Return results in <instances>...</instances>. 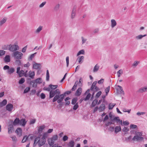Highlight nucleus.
Here are the masks:
<instances>
[{
	"instance_id": "f257e3e1",
	"label": "nucleus",
	"mask_w": 147,
	"mask_h": 147,
	"mask_svg": "<svg viewBox=\"0 0 147 147\" xmlns=\"http://www.w3.org/2000/svg\"><path fill=\"white\" fill-rule=\"evenodd\" d=\"M55 90H51L49 92V98H52L54 97L55 96L59 95L61 94V91L59 89H56Z\"/></svg>"
},
{
	"instance_id": "f03ea898",
	"label": "nucleus",
	"mask_w": 147,
	"mask_h": 147,
	"mask_svg": "<svg viewBox=\"0 0 147 147\" xmlns=\"http://www.w3.org/2000/svg\"><path fill=\"white\" fill-rule=\"evenodd\" d=\"M58 86L57 85H53L50 84L49 86V88L44 87L43 88V90H44L50 92L51 90H51H54L57 88Z\"/></svg>"
},
{
	"instance_id": "7ed1b4c3",
	"label": "nucleus",
	"mask_w": 147,
	"mask_h": 147,
	"mask_svg": "<svg viewBox=\"0 0 147 147\" xmlns=\"http://www.w3.org/2000/svg\"><path fill=\"white\" fill-rule=\"evenodd\" d=\"M19 47L17 45H9V50L10 51L13 52L19 50Z\"/></svg>"
},
{
	"instance_id": "20e7f679",
	"label": "nucleus",
	"mask_w": 147,
	"mask_h": 147,
	"mask_svg": "<svg viewBox=\"0 0 147 147\" xmlns=\"http://www.w3.org/2000/svg\"><path fill=\"white\" fill-rule=\"evenodd\" d=\"M13 54L14 58L17 59H21L23 55L22 53L18 51H16L13 53Z\"/></svg>"
},
{
	"instance_id": "39448f33",
	"label": "nucleus",
	"mask_w": 147,
	"mask_h": 147,
	"mask_svg": "<svg viewBox=\"0 0 147 147\" xmlns=\"http://www.w3.org/2000/svg\"><path fill=\"white\" fill-rule=\"evenodd\" d=\"M56 96H55L52 100L53 102H55L56 101H57V102L58 103H60L61 102H62V101L63 100L64 98H63L62 97H60V98H59L57 99V98H56Z\"/></svg>"
},
{
	"instance_id": "423d86ee",
	"label": "nucleus",
	"mask_w": 147,
	"mask_h": 147,
	"mask_svg": "<svg viewBox=\"0 0 147 147\" xmlns=\"http://www.w3.org/2000/svg\"><path fill=\"white\" fill-rule=\"evenodd\" d=\"M13 107L12 104L9 103L6 106L5 108L7 111L11 112L13 109Z\"/></svg>"
},
{
	"instance_id": "0eeeda50",
	"label": "nucleus",
	"mask_w": 147,
	"mask_h": 147,
	"mask_svg": "<svg viewBox=\"0 0 147 147\" xmlns=\"http://www.w3.org/2000/svg\"><path fill=\"white\" fill-rule=\"evenodd\" d=\"M143 137H140L138 135L134 136L132 138V140L134 141L136 140L137 141H139V140H143Z\"/></svg>"
},
{
	"instance_id": "6e6552de",
	"label": "nucleus",
	"mask_w": 147,
	"mask_h": 147,
	"mask_svg": "<svg viewBox=\"0 0 147 147\" xmlns=\"http://www.w3.org/2000/svg\"><path fill=\"white\" fill-rule=\"evenodd\" d=\"M82 91V89L81 87L79 88L76 90L75 93V95L76 96H79L81 94Z\"/></svg>"
},
{
	"instance_id": "1a4fd4ad",
	"label": "nucleus",
	"mask_w": 147,
	"mask_h": 147,
	"mask_svg": "<svg viewBox=\"0 0 147 147\" xmlns=\"http://www.w3.org/2000/svg\"><path fill=\"white\" fill-rule=\"evenodd\" d=\"M13 123V124L14 126L17 125H19L20 123V119L19 118L16 117Z\"/></svg>"
},
{
	"instance_id": "9d476101",
	"label": "nucleus",
	"mask_w": 147,
	"mask_h": 147,
	"mask_svg": "<svg viewBox=\"0 0 147 147\" xmlns=\"http://www.w3.org/2000/svg\"><path fill=\"white\" fill-rule=\"evenodd\" d=\"M27 121L24 119H22L20 120V123L19 125H20L24 127L26 124Z\"/></svg>"
},
{
	"instance_id": "9b49d317",
	"label": "nucleus",
	"mask_w": 147,
	"mask_h": 147,
	"mask_svg": "<svg viewBox=\"0 0 147 147\" xmlns=\"http://www.w3.org/2000/svg\"><path fill=\"white\" fill-rule=\"evenodd\" d=\"M117 87H118L119 89V90L118 88L117 89V91L118 93L124 94V91H123L122 87L119 85H118Z\"/></svg>"
},
{
	"instance_id": "f8f14e48",
	"label": "nucleus",
	"mask_w": 147,
	"mask_h": 147,
	"mask_svg": "<svg viewBox=\"0 0 147 147\" xmlns=\"http://www.w3.org/2000/svg\"><path fill=\"white\" fill-rule=\"evenodd\" d=\"M40 141V138L39 137H37L35 138L34 140L33 144V146H35L36 144H38L39 145V142Z\"/></svg>"
},
{
	"instance_id": "ddd939ff",
	"label": "nucleus",
	"mask_w": 147,
	"mask_h": 147,
	"mask_svg": "<svg viewBox=\"0 0 147 147\" xmlns=\"http://www.w3.org/2000/svg\"><path fill=\"white\" fill-rule=\"evenodd\" d=\"M45 142V139L42 138L41 139H40V142H39V146L40 147L44 144Z\"/></svg>"
},
{
	"instance_id": "4468645a",
	"label": "nucleus",
	"mask_w": 147,
	"mask_h": 147,
	"mask_svg": "<svg viewBox=\"0 0 147 147\" xmlns=\"http://www.w3.org/2000/svg\"><path fill=\"white\" fill-rule=\"evenodd\" d=\"M40 65L41 64L40 63H35L33 65V68L35 69H39L41 67Z\"/></svg>"
},
{
	"instance_id": "2eb2a0df",
	"label": "nucleus",
	"mask_w": 147,
	"mask_h": 147,
	"mask_svg": "<svg viewBox=\"0 0 147 147\" xmlns=\"http://www.w3.org/2000/svg\"><path fill=\"white\" fill-rule=\"evenodd\" d=\"M147 91V87H144L141 88L139 89L138 91V92L139 93H142Z\"/></svg>"
},
{
	"instance_id": "dca6fc26",
	"label": "nucleus",
	"mask_w": 147,
	"mask_h": 147,
	"mask_svg": "<svg viewBox=\"0 0 147 147\" xmlns=\"http://www.w3.org/2000/svg\"><path fill=\"white\" fill-rule=\"evenodd\" d=\"M105 109V104H102L101 106L99 107H98V109L99 110V111L102 112Z\"/></svg>"
},
{
	"instance_id": "f3484780",
	"label": "nucleus",
	"mask_w": 147,
	"mask_h": 147,
	"mask_svg": "<svg viewBox=\"0 0 147 147\" xmlns=\"http://www.w3.org/2000/svg\"><path fill=\"white\" fill-rule=\"evenodd\" d=\"M22 129H16L15 132L17 133L18 136L19 137L21 136L22 135Z\"/></svg>"
},
{
	"instance_id": "a211bd4d",
	"label": "nucleus",
	"mask_w": 147,
	"mask_h": 147,
	"mask_svg": "<svg viewBox=\"0 0 147 147\" xmlns=\"http://www.w3.org/2000/svg\"><path fill=\"white\" fill-rule=\"evenodd\" d=\"M14 71V68L13 67H11L10 68H9V69L7 70V72L10 75L13 73Z\"/></svg>"
},
{
	"instance_id": "6ab92c4d",
	"label": "nucleus",
	"mask_w": 147,
	"mask_h": 147,
	"mask_svg": "<svg viewBox=\"0 0 147 147\" xmlns=\"http://www.w3.org/2000/svg\"><path fill=\"white\" fill-rule=\"evenodd\" d=\"M4 60L5 63L9 62L10 61V56L9 55H6L4 58Z\"/></svg>"
},
{
	"instance_id": "aec40b11",
	"label": "nucleus",
	"mask_w": 147,
	"mask_h": 147,
	"mask_svg": "<svg viewBox=\"0 0 147 147\" xmlns=\"http://www.w3.org/2000/svg\"><path fill=\"white\" fill-rule=\"evenodd\" d=\"M7 100L6 99H4L0 103V107L5 106L7 104Z\"/></svg>"
},
{
	"instance_id": "412c9836",
	"label": "nucleus",
	"mask_w": 147,
	"mask_h": 147,
	"mask_svg": "<svg viewBox=\"0 0 147 147\" xmlns=\"http://www.w3.org/2000/svg\"><path fill=\"white\" fill-rule=\"evenodd\" d=\"M75 144V142L73 140H71L67 144V145L69 147H74Z\"/></svg>"
},
{
	"instance_id": "4be33fe9",
	"label": "nucleus",
	"mask_w": 147,
	"mask_h": 147,
	"mask_svg": "<svg viewBox=\"0 0 147 147\" xmlns=\"http://www.w3.org/2000/svg\"><path fill=\"white\" fill-rule=\"evenodd\" d=\"M111 26L112 28H114L116 25L117 23L115 20L114 19L111 20Z\"/></svg>"
},
{
	"instance_id": "5701e85b",
	"label": "nucleus",
	"mask_w": 147,
	"mask_h": 147,
	"mask_svg": "<svg viewBox=\"0 0 147 147\" xmlns=\"http://www.w3.org/2000/svg\"><path fill=\"white\" fill-rule=\"evenodd\" d=\"M97 102L98 100L96 99H95L93 101L91 105V107H94L97 104Z\"/></svg>"
},
{
	"instance_id": "b1692460",
	"label": "nucleus",
	"mask_w": 147,
	"mask_h": 147,
	"mask_svg": "<svg viewBox=\"0 0 147 147\" xmlns=\"http://www.w3.org/2000/svg\"><path fill=\"white\" fill-rule=\"evenodd\" d=\"M30 84H32L33 87L36 88L37 86V83L35 81H34L33 80L31 81Z\"/></svg>"
},
{
	"instance_id": "393cba45",
	"label": "nucleus",
	"mask_w": 147,
	"mask_h": 147,
	"mask_svg": "<svg viewBox=\"0 0 147 147\" xmlns=\"http://www.w3.org/2000/svg\"><path fill=\"white\" fill-rule=\"evenodd\" d=\"M97 83V81H94V82L90 88V90H93V89H94V87L96 86V85Z\"/></svg>"
},
{
	"instance_id": "a878e982",
	"label": "nucleus",
	"mask_w": 147,
	"mask_h": 147,
	"mask_svg": "<svg viewBox=\"0 0 147 147\" xmlns=\"http://www.w3.org/2000/svg\"><path fill=\"white\" fill-rule=\"evenodd\" d=\"M34 81H35L37 83L40 84L42 83V79L41 78H39L33 80Z\"/></svg>"
},
{
	"instance_id": "bb28decb",
	"label": "nucleus",
	"mask_w": 147,
	"mask_h": 147,
	"mask_svg": "<svg viewBox=\"0 0 147 147\" xmlns=\"http://www.w3.org/2000/svg\"><path fill=\"white\" fill-rule=\"evenodd\" d=\"M78 100V98L77 97H75L73 98L71 100V103L72 105L76 104Z\"/></svg>"
},
{
	"instance_id": "cd10ccee",
	"label": "nucleus",
	"mask_w": 147,
	"mask_h": 147,
	"mask_svg": "<svg viewBox=\"0 0 147 147\" xmlns=\"http://www.w3.org/2000/svg\"><path fill=\"white\" fill-rule=\"evenodd\" d=\"M35 75V72L34 71L31 72V71L29 72V76L31 78L33 79Z\"/></svg>"
},
{
	"instance_id": "c85d7f7f",
	"label": "nucleus",
	"mask_w": 147,
	"mask_h": 147,
	"mask_svg": "<svg viewBox=\"0 0 147 147\" xmlns=\"http://www.w3.org/2000/svg\"><path fill=\"white\" fill-rule=\"evenodd\" d=\"M115 105L116 104L115 103H110L109 105V110L112 109Z\"/></svg>"
},
{
	"instance_id": "c756f323",
	"label": "nucleus",
	"mask_w": 147,
	"mask_h": 147,
	"mask_svg": "<svg viewBox=\"0 0 147 147\" xmlns=\"http://www.w3.org/2000/svg\"><path fill=\"white\" fill-rule=\"evenodd\" d=\"M91 94L90 93H88L86 97L84 99V101H87L89 100L91 97Z\"/></svg>"
},
{
	"instance_id": "7c9ffc66",
	"label": "nucleus",
	"mask_w": 147,
	"mask_h": 147,
	"mask_svg": "<svg viewBox=\"0 0 147 147\" xmlns=\"http://www.w3.org/2000/svg\"><path fill=\"white\" fill-rule=\"evenodd\" d=\"M99 67V66L98 65V64H96L95 66H94V69H93V72H96L97 71Z\"/></svg>"
},
{
	"instance_id": "2f4dec72",
	"label": "nucleus",
	"mask_w": 147,
	"mask_h": 147,
	"mask_svg": "<svg viewBox=\"0 0 147 147\" xmlns=\"http://www.w3.org/2000/svg\"><path fill=\"white\" fill-rule=\"evenodd\" d=\"M109 116L110 117L111 121L112 122H113V119H114L115 117L112 114V113L111 112L109 113Z\"/></svg>"
},
{
	"instance_id": "473e14b6",
	"label": "nucleus",
	"mask_w": 147,
	"mask_h": 147,
	"mask_svg": "<svg viewBox=\"0 0 147 147\" xmlns=\"http://www.w3.org/2000/svg\"><path fill=\"white\" fill-rule=\"evenodd\" d=\"M110 86H108L105 89V92H106V96H107L110 90Z\"/></svg>"
},
{
	"instance_id": "72a5a7b5",
	"label": "nucleus",
	"mask_w": 147,
	"mask_h": 147,
	"mask_svg": "<svg viewBox=\"0 0 147 147\" xmlns=\"http://www.w3.org/2000/svg\"><path fill=\"white\" fill-rule=\"evenodd\" d=\"M146 36V35H142L141 34L139 35L138 36H136V38L137 39H141L142 38Z\"/></svg>"
},
{
	"instance_id": "f704fd0d",
	"label": "nucleus",
	"mask_w": 147,
	"mask_h": 147,
	"mask_svg": "<svg viewBox=\"0 0 147 147\" xmlns=\"http://www.w3.org/2000/svg\"><path fill=\"white\" fill-rule=\"evenodd\" d=\"M66 94H65V92L63 94H60L59 95H56V98H57V99H58V98H60V97H62L63 98H65V97L66 96Z\"/></svg>"
},
{
	"instance_id": "c9c22d12",
	"label": "nucleus",
	"mask_w": 147,
	"mask_h": 147,
	"mask_svg": "<svg viewBox=\"0 0 147 147\" xmlns=\"http://www.w3.org/2000/svg\"><path fill=\"white\" fill-rule=\"evenodd\" d=\"M30 88L29 87H27L24 90V93L25 94L28 92L30 90Z\"/></svg>"
},
{
	"instance_id": "e433bc0d",
	"label": "nucleus",
	"mask_w": 147,
	"mask_h": 147,
	"mask_svg": "<svg viewBox=\"0 0 147 147\" xmlns=\"http://www.w3.org/2000/svg\"><path fill=\"white\" fill-rule=\"evenodd\" d=\"M49 71L48 70H47L46 72V80L47 81H49Z\"/></svg>"
},
{
	"instance_id": "4c0bfd02",
	"label": "nucleus",
	"mask_w": 147,
	"mask_h": 147,
	"mask_svg": "<svg viewBox=\"0 0 147 147\" xmlns=\"http://www.w3.org/2000/svg\"><path fill=\"white\" fill-rule=\"evenodd\" d=\"M48 142L49 144L51 146H52L54 143V141L51 138L50 140H48Z\"/></svg>"
},
{
	"instance_id": "58836bf2",
	"label": "nucleus",
	"mask_w": 147,
	"mask_h": 147,
	"mask_svg": "<svg viewBox=\"0 0 147 147\" xmlns=\"http://www.w3.org/2000/svg\"><path fill=\"white\" fill-rule=\"evenodd\" d=\"M25 80L24 78H22L19 80L18 83L19 84H23L25 82Z\"/></svg>"
},
{
	"instance_id": "ea45409f",
	"label": "nucleus",
	"mask_w": 147,
	"mask_h": 147,
	"mask_svg": "<svg viewBox=\"0 0 147 147\" xmlns=\"http://www.w3.org/2000/svg\"><path fill=\"white\" fill-rule=\"evenodd\" d=\"M102 92L101 91H99L95 95V98H99L100 95L101 94Z\"/></svg>"
},
{
	"instance_id": "a19ab883",
	"label": "nucleus",
	"mask_w": 147,
	"mask_h": 147,
	"mask_svg": "<svg viewBox=\"0 0 147 147\" xmlns=\"http://www.w3.org/2000/svg\"><path fill=\"white\" fill-rule=\"evenodd\" d=\"M8 45H4L2 46V49L3 50H9Z\"/></svg>"
},
{
	"instance_id": "79ce46f5",
	"label": "nucleus",
	"mask_w": 147,
	"mask_h": 147,
	"mask_svg": "<svg viewBox=\"0 0 147 147\" xmlns=\"http://www.w3.org/2000/svg\"><path fill=\"white\" fill-rule=\"evenodd\" d=\"M74 105L73 107V110L75 111L78 108L79 105H78V102H77L76 104Z\"/></svg>"
},
{
	"instance_id": "37998d69",
	"label": "nucleus",
	"mask_w": 147,
	"mask_h": 147,
	"mask_svg": "<svg viewBox=\"0 0 147 147\" xmlns=\"http://www.w3.org/2000/svg\"><path fill=\"white\" fill-rule=\"evenodd\" d=\"M84 50H81L79 51L77 54V56H78L80 54H84Z\"/></svg>"
},
{
	"instance_id": "c03bdc74",
	"label": "nucleus",
	"mask_w": 147,
	"mask_h": 147,
	"mask_svg": "<svg viewBox=\"0 0 147 147\" xmlns=\"http://www.w3.org/2000/svg\"><path fill=\"white\" fill-rule=\"evenodd\" d=\"M42 26H40L36 30V32L37 33L39 32L42 30Z\"/></svg>"
},
{
	"instance_id": "a18cd8bd",
	"label": "nucleus",
	"mask_w": 147,
	"mask_h": 147,
	"mask_svg": "<svg viewBox=\"0 0 147 147\" xmlns=\"http://www.w3.org/2000/svg\"><path fill=\"white\" fill-rule=\"evenodd\" d=\"M37 53H35L31 55L28 58V59L29 60H32V59L34 58V56L36 55V54Z\"/></svg>"
},
{
	"instance_id": "49530a36",
	"label": "nucleus",
	"mask_w": 147,
	"mask_h": 147,
	"mask_svg": "<svg viewBox=\"0 0 147 147\" xmlns=\"http://www.w3.org/2000/svg\"><path fill=\"white\" fill-rule=\"evenodd\" d=\"M24 73L25 72L23 70H21L20 71L19 73L18 74L20 77H22L24 74Z\"/></svg>"
},
{
	"instance_id": "de8ad7c7",
	"label": "nucleus",
	"mask_w": 147,
	"mask_h": 147,
	"mask_svg": "<svg viewBox=\"0 0 147 147\" xmlns=\"http://www.w3.org/2000/svg\"><path fill=\"white\" fill-rule=\"evenodd\" d=\"M20 59H16L15 61V63L18 66H20L21 65V62Z\"/></svg>"
},
{
	"instance_id": "09e8293b",
	"label": "nucleus",
	"mask_w": 147,
	"mask_h": 147,
	"mask_svg": "<svg viewBox=\"0 0 147 147\" xmlns=\"http://www.w3.org/2000/svg\"><path fill=\"white\" fill-rule=\"evenodd\" d=\"M117 73L118 75V77H120V75L123 73V70L122 69L119 70L117 72Z\"/></svg>"
},
{
	"instance_id": "8fccbe9b",
	"label": "nucleus",
	"mask_w": 147,
	"mask_h": 147,
	"mask_svg": "<svg viewBox=\"0 0 147 147\" xmlns=\"http://www.w3.org/2000/svg\"><path fill=\"white\" fill-rule=\"evenodd\" d=\"M28 139V137L27 136H25L22 141V143H24L26 142L27 139Z\"/></svg>"
},
{
	"instance_id": "3c124183",
	"label": "nucleus",
	"mask_w": 147,
	"mask_h": 147,
	"mask_svg": "<svg viewBox=\"0 0 147 147\" xmlns=\"http://www.w3.org/2000/svg\"><path fill=\"white\" fill-rule=\"evenodd\" d=\"M10 137L12 139V140L14 142H16L17 141V138L15 136H10Z\"/></svg>"
},
{
	"instance_id": "603ef678",
	"label": "nucleus",
	"mask_w": 147,
	"mask_h": 147,
	"mask_svg": "<svg viewBox=\"0 0 147 147\" xmlns=\"http://www.w3.org/2000/svg\"><path fill=\"white\" fill-rule=\"evenodd\" d=\"M114 123L113 122H112V121H109L107 123H106L105 124V126H109L110 125H111V124H113Z\"/></svg>"
},
{
	"instance_id": "864d4df0",
	"label": "nucleus",
	"mask_w": 147,
	"mask_h": 147,
	"mask_svg": "<svg viewBox=\"0 0 147 147\" xmlns=\"http://www.w3.org/2000/svg\"><path fill=\"white\" fill-rule=\"evenodd\" d=\"M113 122L115 121H116L117 122H118L120 120L119 119V117H115L114 119H113Z\"/></svg>"
},
{
	"instance_id": "5fc2aeb1",
	"label": "nucleus",
	"mask_w": 147,
	"mask_h": 147,
	"mask_svg": "<svg viewBox=\"0 0 147 147\" xmlns=\"http://www.w3.org/2000/svg\"><path fill=\"white\" fill-rule=\"evenodd\" d=\"M137 127V126L136 125L134 124H131L130 125V129H136Z\"/></svg>"
},
{
	"instance_id": "6e6d98bb",
	"label": "nucleus",
	"mask_w": 147,
	"mask_h": 147,
	"mask_svg": "<svg viewBox=\"0 0 147 147\" xmlns=\"http://www.w3.org/2000/svg\"><path fill=\"white\" fill-rule=\"evenodd\" d=\"M84 58V56H81L80 57H79L78 61L80 64H81L82 63V62H81V61Z\"/></svg>"
},
{
	"instance_id": "4d7b16f0",
	"label": "nucleus",
	"mask_w": 147,
	"mask_h": 147,
	"mask_svg": "<svg viewBox=\"0 0 147 147\" xmlns=\"http://www.w3.org/2000/svg\"><path fill=\"white\" fill-rule=\"evenodd\" d=\"M100 90V89L97 86L94 87V89H93V90H91L92 91H94L95 92H96Z\"/></svg>"
},
{
	"instance_id": "13d9d810",
	"label": "nucleus",
	"mask_w": 147,
	"mask_h": 147,
	"mask_svg": "<svg viewBox=\"0 0 147 147\" xmlns=\"http://www.w3.org/2000/svg\"><path fill=\"white\" fill-rule=\"evenodd\" d=\"M40 96L41 98L42 99H45L46 97L45 94L43 93H42L41 94Z\"/></svg>"
},
{
	"instance_id": "bf43d9fd",
	"label": "nucleus",
	"mask_w": 147,
	"mask_h": 147,
	"mask_svg": "<svg viewBox=\"0 0 147 147\" xmlns=\"http://www.w3.org/2000/svg\"><path fill=\"white\" fill-rule=\"evenodd\" d=\"M82 81V78L81 77L79 79V82H78V86H82V84L81 83Z\"/></svg>"
},
{
	"instance_id": "052dcab7",
	"label": "nucleus",
	"mask_w": 147,
	"mask_h": 147,
	"mask_svg": "<svg viewBox=\"0 0 147 147\" xmlns=\"http://www.w3.org/2000/svg\"><path fill=\"white\" fill-rule=\"evenodd\" d=\"M58 136H57V135H55L53 136L51 139H52L54 141V140H57L58 139Z\"/></svg>"
},
{
	"instance_id": "680f3d73",
	"label": "nucleus",
	"mask_w": 147,
	"mask_h": 147,
	"mask_svg": "<svg viewBox=\"0 0 147 147\" xmlns=\"http://www.w3.org/2000/svg\"><path fill=\"white\" fill-rule=\"evenodd\" d=\"M48 126L46 125H43L39 126L38 129H45L47 128Z\"/></svg>"
},
{
	"instance_id": "e2e57ef3",
	"label": "nucleus",
	"mask_w": 147,
	"mask_h": 147,
	"mask_svg": "<svg viewBox=\"0 0 147 147\" xmlns=\"http://www.w3.org/2000/svg\"><path fill=\"white\" fill-rule=\"evenodd\" d=\"M60 7V5L59 4H58L56 5L54 7V10L55 11H57L59 10Z\"/></svg>"
},
{
	"instance_id": "0e129e2a",
	"label": "nucleus",
	"mask_w": 147,
	"mask_h": 147,
	"mask_svg": "<svg viewBox=\"0 0 147 147\" xmlns=\"http://www.w3.org/2000/svg\"><path fill=\"white\" fill-rule=\"evenodd\" d=\"M139 63V61H136L134 62V63L132 65V66L136 67L138 65V64Z\"/></svg>"
},
{
	"instance_id": "69168bd1",
	"label": "nucleus",
	"mask_w": 147,
	"mask_h": 147,
	"mask_svg": "<svg viewBox=\"0 0 147 147\" xmlns=\"http://www.w3.org/2000/svg\"><path fill=\"white\" fill-rule=\"evenodd\" d=\"M36 121V119H31L30 121V124H32L34 123Z\"/></svg>"
},
{
	"instance_id": "338daca9",
	"label": "nucleus",
	"mask_w": 147,
	"mask_h": 147,
	"mask_svg": "<svg viewBox=\"0 0 147 147\" xmlns=\"http://www.w3.org/2000/svg\"><path fill=\"white\" fill-rule=\"evenodd\" d=\"M68 137L67 136H64L63 138V141H65L68 140Z\"/></svg>"
},
{
	"instance_id": "774afa93",
	"label": "nucleus",
	"mask_w": 147,
	"mask_h": 147,
	"mask_svg": "<svg viewBox=\"0 0 147 147\" xmlns=\"http://www.w3.org/2000/svg\"><path fill=\"white\" fill-rule=\"evenodd\" d=\"M6 21V20L4 19V18L0 22V26H1L3 24L5 23Z\"/></svg>"
}]
</instances>
